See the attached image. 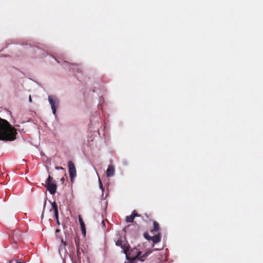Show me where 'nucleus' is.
<instances>
[{
	"instance_id": "obj_1",
	"label": "nucleus",
	"mask_w": 263,
	"mask_h": 263,
	"mask_svg": "<svg viewBox=\"0 0 263 263\" xmlns=\"http://www.w3.org/2000/svg\"><path fill=\"white\" fill-rule=\"evenodd\" d=\"M16 129L6 120L0 118V140L13 141L16 139Z\"/></svg>"
},
{
	"instance_id": "obj_2",
	"label": "nucleus",
	"mask_w": 263,
	"mask_h": 263,
	"mask_svg": "<svg viewBox=\"0 0 263 263\" xmlns=\"http://www.w3.org/2000/svg\"><path fill=\"white\" fill-rule=\"evenodd\" d=\"M45 187L51 194L54 195L56 193L57 189V184L53 180V178L50 175H49L46 181Z\"/></svg>"
},
{
	"instance_id": "obj_3",
	"label": "nucleus",
	"mask_w": 263,
	"mask_h": 263,
	"mask_svg": "<svg viewBox=\"0 0 263 263\" xmlns=\"http://www.w3.org/2000/svg\"><path fill=\"white\" fill-rule=\"evenodd\" d=\"M48 101L51 105V107L54 115L56 113V107L58 106L59 100L57 97L54 96H49Z\"/></svg>"
},
{
	"instance_id": "obj_4",
	"label": "nucleus",
	"mask_w": 263,
	"mask_h": 263,
	"mask_svg": "<svg viewBox=\"0 0 263 263\" xmlns=\"http://www.w3.org/2000/svg\"><path fill=\"white\" fill-rule=\"evenodd\" d=\"M69 176L71 182L76 176V169L74 163L71 161H69L68 163Z\"/></svg>"
},
{
	"instance_id": "obj_5",
	"label": "nucleus",
	"mask_w": 263,
	"mask_h": 263,
	"mask_svg": "<svg viewBox=\"0 0 263 263\" xmlns=\"http://www.w3.org/2000/svg\"><path fill=\"white\" fill-rule=\"evenodd\" d=\"M144 236L146 239L152 240L154 243H158L161 240V235L159 233L153 236H151L147 232H145L144 234Z\"/></svg>"
},
{
	"instance_id": "obj_6",
	"label": "nucleus",
	"mask_w": 263,
	"mask_h": 263,
	"mask_svg": "<svg viewBox=\"0 0 263 263\" xmlns=\"http://www.w3.org/2000/svg\"><path fill=\"white\" fill-rule=\"evenodd\" d=\"M51 206H52V208L50 210V211H51V210L53 211L54 214V217L56 220L57 223L58 225H60V222L59 219L58 208V205L57 204V203L55 201L52 202Z\"/></svg>"
},
{
	"instance_id": "obj_7",
	"label": "nucleus",
	"mask_w": 263,
	"mask_h": 263,
	"mask_svg": "<svg viewBox=\"0 0 263 263\" xmlns=\"http://www.w3.org/2000/svg\"><path fill=\"white\" fill-rule=\"evenodd\" d=\"M139 216L140 215L137 213V212L135 210H134L130 215L126 217V221L127 222H132L134 221L135 217Z\"/></svg>"
},
{
	"instance_id": "obj_8",
	"label": "nucleus",
	"mask_w": 263,
	"mask_h": 263,
	"mask_svg": "<svg viewBox=\"0 0 263 263\" xmlns=\"http://www.w3.org/2000/svg\"><path fill=\"white\" fill-rule=\"evenodd\" d=\"M116 245L118 246L121 247L122 249L124 250V252L125 253H126L127 251V247L126 245V243L124 242L121 239H119L116 242Z\"/></svg>"
},
{
	"instance_id": "obj_9",
	"label": "nucleus",
	"mask_w": 263,
	"mask_h": 263,
	"mask_svg": "<svg viewBox=\"0 0 263 263\" xmlns=\"http://www.w3.org/2000/svg\"><path fill=\"white\" fill-rule=\"evenodd\" d=\"M115 174V168L112 165H109L106 170V176L107 177L112 176Z\"/></svg>"
},
{
	"instance_id": "obj_10",
	"label": "nucleus",
	"mask_w": 263,
	"mask_h": 263,
	"mask_svg": "<svg viewBox=\"0 0 263 263\" xmlns=\"http://www.w3.org/2000/svg\"><path fill=\"white\" fill-rule=\"evenodd\" d=\"M151 253V251L147 252L141 255L142 253L139 252L136 257L141 261H143L145 258Z\"/></svg>"
},
{
	"instance_id": "obj_11",
	"label": "nucleus",
	"mask_w": 263,
	"mask_h": 263,
	"mask_svg": "<svg viewBox=\"0 0 263 263\" xmlns=\"http://www.w3.org/2000/svg\"><path fill=\"white\" fill-rule=\"evenodd\" d=\"M154 228L151 230V232H158L160 230L159 224L156 221H153Z\"/></svg>"
},
{
	"instance_id": "obj_12",
	"label": "nucleus",
	"mask_w": 263,
	"mask_h": 263,
	"mask_svg": "<svg viewBox=\"0 0 263 263\" xmlns=\"http://www.w3.org/2000/svg\"><path fill=\"white\" fill-rule=\"evenodd\" d=\"M79 221L80 223L81 228L84 227L85 226V223L83 220V219L80 215L79 216Z\"/></svg>"
},
{
	"instance_id": "obj_13",
	"label": "nucleus",
	"mask_w": 263,
	"mask_h": 263,
	"mask_svg": "<svg viewBox=\"0 0 263 263\" xmlns=\"http://www.w3.org/2000/svg\"><path fill=\"white\" fill-rule=\"evenodd\" d=\"M77 256L78 260H80L81 259V252L79 248H77Z\"/></svg>"
},
{
	"instance_id": "obj_14",
	"label": "nucleus",
	"mask_w": 263,
	"mask_h": 263,
	"mask_svg": "<svg viewBox=\"0 0 263 263\" xmlns=\"http://www.w3.org/2000/svg\"><path fill=\"white\" fill-rule=\"evenodd\" d=\"M81 230H82V233L85 235L86 234V229H85V226L84 227H81Z\"/></svg>"
},
{
	"instance_id": "obj_15",
	"label": "nucleus",
	"mask_w": 263,
	"mask_h": 263,
	"mask_svg": "<svg viewBox=\"0 0 263 263\" xmlns=\"http://www.w3.org/2000/svg\"><path fill=\"white\" fill-rule=\"evenodd\" d=\"M46 201L44 202V206H43V213H42V216H41V218L42 219L43 218V217H44V210H45V205H46Z\"/></svg>"
},
{
	"instance_id": "obj_16",
	"label": "nucleus",
	"mask_w": 263,
	"mask_h": 263,
	"mask_svg": "<svg viewBox=\"0 0 263 263\" xmlns=\"http://www.w3.org/2000/svg\"><path fill=\"white\" fill-rule=\"evenodd\" d=\"M75 243H76V245L77 248H80V246H79V240L75 239Z\"/></svg>"
},
{
	"instance_id": "obj_17",
	"label": "nucleus",
	"mask_w": 263,
	"mask_h": 263,
	"mask_svg": "<svg viewBox=\"0 0 263 263\" xmlns=\"http://www.w3.org/2000/svg\"><path fill=\"white\" fill-rule=\"evenodd\" d=\"M99 185H100V188H101L103 190V185H102V184L101 181L100 179H99Z\"/></svg>"
},
{
	"instance_id": "obj_18",
	"label": "nucleus",
	"mask_w": 263,
	"mask_h": 263,
	"mask_svg": "<svg viewBox=\"0 0 263 263\" xmlns=\"http://www.w3.org/2000/svg\"><path fill=\"white\" fill-rule=\"evenodd\" d=\"M61 242L63 245L64 247H65L66 246V242L64 241L63 239L61 240Z\"/></svg>"
},
{
	"instance_id": "obj_19",
	"label": "nucleus",
	"mask_w": 263,
	"mask_h": 263,
	"mask_svg": "<svg viewBox=\"0 0 263 263\" xmlns=\"http://www.w3.org/2000/svg\"><path fill=\"white\" fill-rule=\"evenodd\" d=\"M16 260L15 259H11L10 260L9 263H16Z\"/></svg>"
},
{
	"instance_id": "obj_20",
	"label": "nucleus",
	"mask_w": 263,
	"mask_h": 263,
	"mask_svg": "<svg viewBox=\"0 0 263 263\" xmlns=\"http://www.w3.org/2000/svg\"><path fill=\"white\" fill-rule=\"evenodd\" d=\"M102 224L103 225V226L104 227H105V220H102Z\"/></svg>"
},
{
	"instance_id": "obj_21",
	"label": "nucleus",
	"mask_w": 263,
	"mask_h": 263,
	"mask_svg": "<svg viewBox=\"0 0 263 263\" xmlns=\"http://www.w3.org/2000/svg\"><path fill=\"white\" fill-rule=\"evenodd\" d=\"M61 181L62 182V183H64V181H65V179L64 177H62L61 179Z\"/></svg>"
},
{
	"instance_id": "obj_22",
	"label": "nucleus",
	"mask_w": 263,
	"mask_h": 263,
	"mask_svg": "<svg viewBox=\"0 0 263 263\" xmlns=\"http://www.w3.org/2000/svg\"><path fill=\"white\" fill-rule=\"evenodd\" d=\"M55 168H56L57 170H59V169L64 170V168H63L62 167H59V166H57V167H55Z\"/></svg>"
},
{
	"instance_id": "obj_23",
	"label": "nucleus",
	"mask_w": 263,
	"mask_h": 263,
	"mask_svg": "<svg viewBox=\"0 0 263 263\" xmlns=\"http://www.w3.org/2000/svg\"><path fill=\"white\" fill-rule=\"evenodd\" d=\"M29 101L30 102H32V99H31L30 95L29 96Z\"/></svg>"
},
{
	"instance_id": "obj_24",
	"label": "nucleus",
	"mask_w": 263,
	"mask_h": 263,
	"mask_svg": "<svg viewBox=\"0 0 263 263\" xmlns=\"http://www.w3.org/2000/svg\"><path fill=\"white\" fill-rule=\"evenodd\" d=\"M73 66L76 67L77 68L78 65H73Z\"/></svg>"
},
{
	"instance_id": "obj_25",
	"label": "nucleus",
	"mask_w": 263,
	"mask_h": 263,
	"mask_svg": "<svg viewBox=\"0 0 263 263\" xmlns=\"http://www.w3.org/2000/svg\"><path fill=\"white\" fill-rule=\"evenodd\" d=\"M59 231H60L59 230H56V232H59Z\"/></svg>"
},
{
	"instance_id": "obj_26",
	"label": "nucleus",
	"mask_w": 263,
	"mask_h": 263,
	"mask_svg": "<svg viewBox=\"0 0 263 263\" xmlns=\"http://www.w3.org/2000/svg\"><path fill=\"white\" fill-rule=\"evenodd\" d=\"M16 263H25V262H17Z\"/></svg>"
}]
</instances>
